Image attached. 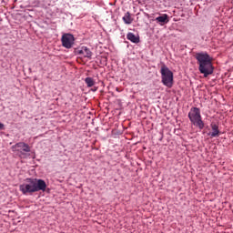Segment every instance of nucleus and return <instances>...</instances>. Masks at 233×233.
I'll return each instance as SVG.
<instances>
[{
	"label": "nucleus",
	"mask_w": 233,
	"mask_h": 233,
	"mask_svg": "<svg viewBox=\"0 0 233 233\" xmlns=\"http://www.w3.org/2000/svg\"><path fill=\"white\" fill-rule=\"evenodd\" d=\"M19 190L24 196H32L35 192H45L46 190V182L43 179L26 178L25 182L19 186Z\"/></svg>",
	"instance_id": "1"
},
{
	"label": "nucleus",
	"mask_w": 233,
	"mask_h": 233,
	"mask_svg": "<svg viewBox=\"0 0 233 233\" xmlns=\"http://www.w3.org/2000/svg\"><path fill=\"white\" fill-rule=\"evenodd\" d=\"M197 64L198 65V70L200 74L204 75V77H208L214 74V66L212 65V57L207 53H197L195 55Z\"/></svg>",
	"instance_id": "2"
},
{
	"label": "nucleus",
	"mask_w": 233,
	"mask_h": 233,
	"mask_svg": "<svg viewBox=\"0 0 233 233\" xmlns=\"http://www.w3.org/2000/svg\"><path fill=\"white\" fill-rule=\"evenodd\" d=\"M189 121H191L194 127L203 130L205 128V122L201 117V110L198 107H192L188 113Z\"/></svg>",
	"instance_id": "3"
},
{
	"label": "nucleus",
	"mask_w": 233,
	"mask_h": 233,
	"mask_svg": "<svg viewBox=\"0 0 233 233\" xmlns=\"http://www.w3.org/2000/svg\"><path fill=\"white\" fill-rule=\"evenodd\" d=\"M162 83L167 88H172L174 85V73L165 65L160 69Z\"/></svg>",
	"instance_id": "4"
},
{
	"label": "nucleus",
	"mask_w": 233,
	"mask_h": 233,
	"mask_svg": "<svg viewBox=\"0 0 233 233\" xmlns=\"http://www.w3.org/2000/svg\"><path fill=\"white\" fill-rule=\"evenodd\" d=\"M13 152H19L20 157H26L28 154L25 152H30V146L24 142L16 143L15 145L12 146Z\"/></svg>",
	"instance_id": "5"
},
{
	"label": "nucleus",
	"mask_w": 233,
	"mask_h": 233,
	"mask_svg": "<svg viewBox=\"0 0 233 233\" xmlns=\"http://www.w3.org/2000/svg\"><path fill=\"white\" fill-rule=\"evenodd\" d=\"M62 46L64 48H72L74 46V35L71 34H64L61 38Z\"/></svg>",
	"instance_id": "6"
},
{
	"label": "nucleus",
	"mask_w": 233,
	"mask_h": 233,
	"mask_svg": "<svg viewBox=\"0 0 233 233\" xmlns=\"http://www.w3.org/2000/svg\"><path fill=\"white\" fill-rule=\"evenodd\" d=\"M78 56H83V57H87V59H92V51L86 46H82L79 50L76 51Z\"/></svg>",
	"instance_id": "7"
},
{
	"label": "nucleus",
	"mask_w": 233,
	"mask_h": 233,
	"mask_svg": "<svg viewBox=\"0 0 233 233\" xmlns=\"http://www.w3.org/2000/svg\"><path fill=\"white\" fill-rule=\"evenodd\" d=\"M155 21H157V23L158 25H160V26H164V25H167V23H168L169 19H168V15L164 14L158 17H157L155 19Z\"/></svg>",
	"instance_id": "8"
},
{
	"label": "nucleus",
	"mask_w": 233,
	"mask_h": 233,
	"mask_svg": "<svg viewBox=\"0 0 233 233\" xmlns=\"http://www.w3.org/2000/svg\"><path fill=\"white\" fill-rule=\"evenodd\" d=\"M212 132L209 133L210 137H219V127L216 124H211Z\"/></svg>",
	"instance_id": "9"
},
{
	"label": "nucleus",
	"mask_w": 233,
	"mask_h": 233,
	"mask_svg": "<svg viewBox=\"0 0 233 233\" xmlns=\"http://www.w3.org/2000/svg\"><path fill=\"white\" fill-rule=\"evenodd\" d=\"M122 19L125 25H132V23L134 22V18H132L130 12H127Z\"/></svg>",
	"instance_id": "10"
},
{
	"label": "nucleus",
	"mask_w": 233,
	"mask_h": 233,
	"mask_svg": "<svg viewBox=\"0 0 233 233\" xmlns=\"http://www.w3.org/2000/svg\"><path fill=\"white\" fill-rule=\"evenodd\" d=\"M127 39H128V41H131V43H139V36H136L134 33H128L127 35Z\"/></svg>",
	"instance_id": "11"
},
{
	"label": "nucleus",
	"mask_w": 233,
	"mask_h": 233,
	"mask_svg": "<svg viewBox=\"0 0 233 233\" xmlns=\"http://www.w3.org/2000/svg\"><path fill=\"white\" fill-rule=\"evenodd\" d=\"M85 83L86 84L88 88H92V86H94L96 85V82L94 81V78H92V77H86L85 79Z\"/></svg>",
	"instance_id": "12"
},
{
	"label": "nucleus",
	"mask_w": 233,
	"mask_h": 233,
	"mask_svg": "<svg viewBox=\"0 0 233 233\" xmlns=\"http://www.w3.org/2000/svg\"><path fill=\"white\" fill-rule=\"evenodd\" d=\"M5 128V125L3 123H0V130H3Z\"/></svg>",
	"instance_id": "13"
}]
</instances>
